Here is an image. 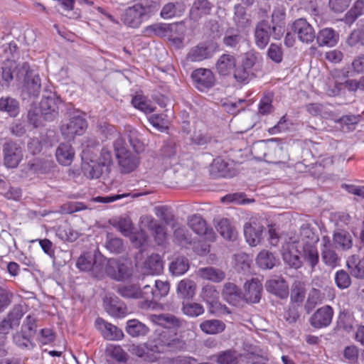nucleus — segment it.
<instances>
[{"mask_svg": "<svg viewBox=\"0 0 364 364\" xmlns=\"http://www.w3.org/2000/svg\"><path fill=\"white\" fill-rule=\"evenodd\" d=\"M149 319L154 324L167 330L156 333L153 339L138 344H132L128 350L146 363H156L165 358L168 353H176L186 349V341L177 333L169 329L181 327L183 320L170 314H151Z\"/></svg>", "mask_w": 364, "mask_h": 364, "instance_id": "obj_1", "label": "nucleus"}, {"mask_svg": "<svg viewBox=\"0 0 364 364\" xmlns=\"http://www.w3.org/2000/svg\"><path fill=\"white\" fill-rule=\"evenodd\" d=\"M159 9V5L154 0H139L125 9L122 16V21L128 27L136 28L154 15Z\"/></svg>", "mask_w": 364, "mask_h": 364, "instance_id": "obj_2", "label": "nucleus"}, {"mask_svg": "<svg viewBox=\"0 0 364 364\" xmlns=\"http://www.w3.org/2000/svg\"><path fill=\"white\" fill-rule=\"evenodd\" d=\"M106 129L109 133L117 136L113 143V147L121 172L124 173L132 172L139 164L138 154L127 149L124 139L114 126L107 124Z\"/></svg>", "mask_w": 364, "mask_h": 364, "instance_id": "obj_3", "label": "nucleus"}, {"mask_svg": "<svg viewBox=\"0 0 364 364\" xmlns=\"http://www.w3.org/2000/svg\"><path fill=\"white\" fill-rule=\"evenodd\" d=\"M112 165L113 156L111 149L103 147L101 149L98 159L83 162L82 170L87 178L90 179L99 178L101 176H107L111 171Z\"/></svg>", "mask_w": 364, "mask_h": 364, "instance_id": "obj_4", "label": "nucleus"}, {"mask_svg": "<svg viewBox=\"0 0 364 364\" xmlns=\"http://www.w3.org/2000/svg\"><path fill=\"white\" fill-rule=\"evenodd\" d=\"M156 291H153V289L146 285L144 287V292H141L139 287L136 284H128L122 288H120L119 293L122 296H144L149 293L152 294V296H166L169 291V284L167 282L162 281H156L155 282Z\"/></svg>", "mask_w": 364, "mask_h": 364, "instance_id": "obj_5", "label": "nucleus"}, {"mask_svg": "<svg viewBox=\"0 0 364 364\" xmlns=\"http://www.w3.org/2000/svg\"><path fill=\"white\" fill-rule=\"evenodd\" d=\"M87 127V122L83 117L75 116L61 125L60 131L64 138L70 140L76 135L83 134Z\"/></svg>", "mask_w": 364, "mask_h": 364, "instance_id": "obj_6", "label": "nucleus"}, {"mask_svg": "<svg viewBox=\"0 0 364 364\" xmlns=\"http://www.w3.org/2000/svg\"><path fill=\"white\" fill-rule=\"evenodd\" d=\"M216 52L217 46L215 43L202 42L191 48L187 59L191 62H200L211 58Z\"/></svg>", "mask_w": 364, "mask_h": 364, "instance_id": "obj_7", "label": "nucleus"}, {"mask_svg": "<svg viewBox=\"0 0 364 364\" xmlns=\"http://www.w3.org/2000/svg\"><path fill=\"white\" fill-rule=\"evenodd\" d=\"M3 153L4 165L9 168H16L23 159L21 147L13 141L4 144Z\"/></svg>", "mask_w": 364, "mask_h": 364, "instance_id": "obj_8", "label": "nucleus"}, {"mask_svg": "<svg viewBox=\"0 0 364 364\" xmlns=\"http://www.w3.org/2000/svg\"><path fill=\"white\" fill-rule=\"evenodd\" d=\"M60 100L55 93H49L48 96L43 97L40 102L39 108L41 115L46 120L52 121L58 113V104Z\"/></svg>", "mask_w": 364, "mask_h": 364, "instance_id": "obj_9", "label": "nucleus"}, {"mask_svg": "<svg viewBox=\"0 0 364 364\" xmlns=\"http://www.w3.org/2000/svg\"><path fill=\"white\" fill-rule=\"evenodd\" d=\"M105 271L111 278L119 281L127 279L132 274L131 264H124L117 259H110Z\"/></svg>", "mask_w": 364, "mask_h": 364, "instance_id": "obj_10", "label": "nucleus"}, {"mask_svg": "<svg viewBox=\"0 0 364 364\" xmlns=\"http://www.w3.org/2000/svg\"><path fill=\"white\" fill-rule=\"evenodd\" d=\"M191 77L196 87L201 92L211 88L215 81L213 73L207 68L195 70L192 73Z\"/></svg>", "mask_w": 364, "mask_h": 364, "instance_id": "obj_11", "label": "nucleus"}, {"mask_svg": "<svg viewBox=\"0 0 364 364\" xmlns=\"http://www.w3.org/2000/svg\"><path fill=\"white\" fill-rule=\"evenodd\" d=\"M296 242H287L282 247V256L286 265L289 268L298 269L302 266V261L299 255Z\"/></svg>", "mask_w": 364, "mask_h": 364, "instance_id": "obj_12", "label": "nucleus"}, {"mask_svg": "<svg viewBox=\"0 0 364 364\" xmlns=\"http://www.w3.org/2000/svg\"><path fill=\"white\" fill-rule=\"evenodd\" d=\"M190 228L198 235L203 236L206 240L213 241L215 234L211 228H208L205 221L198 215H193L188 218Z\"/></svg>", "mask_w": 364, "mask_h": 364, "instance_id": "obj_13", "label": "nucleus"}, {"mask_svg": "<svg viewBox=\"0 0 364 364\" xmlns=\"http://www.w3.org/2000/svg\"><path fill=\"white\" fill-rule=\"evenodd\" d=\"M333 316L331 306L326 305L319 308L310 318L309 322L315 328H322L328 326Z\"/></svg>", "mask_w": 364, "mask_h": 364, "instance_id": "obj_14", "label": "nucleus"}, {"mask_svg": "<svg viewBox=\"0 0 364 364\" xmlns=\"http://www.w3.org/2000/svg\"><path fill=\"white\" fill-rule=\"evenodd\" d=\"M321 259L326 265L331 268L340 265L341 258L334 250L333 245L328 236L322 237Z\"/></svg>", "mask_w": 364, "mask_h": 364, "instance_id": "obj_15", "label": "nucleus"}, {"mask_svg": "<svg viewBox=\"0 0 364 364\" xmlns=\"http://www.w3.org/2000/svg\"><path fill=\"white\" fill-rule=\"evenodd\" d=\"M95 326L99 330L102 336L109 341H119L124 337L123 331L116 326L107 322L103 318L98 317L95 322Z\"/></svg>", "mask_w": 364, "mask_h": 364, "instance_id": "obj_16", "label": "nucleus"}, {"mask_svg": "<svg viewBox=\"0 0 364 364\" xmlns=\"http://www.w3.org/2000/svg\"><path fill=\"white\" fill-rule=\"evenodd\" d=\"M292 30L297 34L299 39L303 43H310L315 38L314 28L304 18L296 20L293 23Z\"/></svg>", "mask_w": 364, "mask_h": 364, "instance_id": "obj_17", "label": "nucleus"}, {"mask_svg": "<svg viewBox=\"0 0 364 364\" xmlns=\"http://www.w3.org/2000/svg\"><path fill=\"white\" fill-rule=\"evenodd\" d=\"M104 305L106 311L112 317L120 318L128 314L126 304L119 297H105Z\"/></svg>", "mask_w": 364, "mask_h": 364, "instance_id": "obj_18", "label": "nucleus"}, {"mask_svg": "<svg viewBox=\"0 0 364 364\" xmlns=\"http://www.w3.org/2000/svg\"><path fill=\"white\" fill-rule=\"evenodd\" d=\"M237 60L234 55L224 53L215 63V70L220 75L226 76L232 73L236 67Z\"/></svg>", "mask_w": 364, "mask_h": 364, "instance_id": "obj_19", "label": "nucleus"}, {"mask_svg": "<svg viewBox=\"0 0 364 364\" xmlns=\"http://www.w3.org/2000/svg\"><path fill=\"white\" fill-rule=\"evenodd\" d=\"M270 26L266 21L259 22L255 31V41L256 46L264 49L269 41L270 38Z\"/></svg>", "mask_w": 364, "mask_h": 364, "instance_id": "obj_20", "label": "nucleus"}, {"mask_svg": "<svg viewBox=\"0 0 364 364\" xmlns=\"http://www.w3.org/2000/svg\"><path fill=\"white\" fill-rule=\"evenodd\" d=\"M263 232V226L256 223H246L244 226V235L246 241L251 246H256L261 242Z\"/></svg>", "mask_w": 364, "mask_h": 364, "instance_id": "obj_21", "label": "nucleus"}, {"mask_svg": "<svg viewBox=\"0 0 364 364\" xmlns=\"http://www.w3.org/2000/svg\"><path fill=\"white\" fill-rule=\"evenodd\" d=\"M210 173L213 178H228L234 176L229 164L222 158H217L211 164Z\"/></svg>", "mask_w": 364, "mask_h": 364, "instance_id": "obj_22", "label": "nucleus"}, {"mask_svg": "<svg viewBox=\"0 0 364 364\" xmlns=\"http://www.w3.org/2000/svg\"><path fill=\"white\" fill-rule=\"evenodd\" d=\"M339 40V34L332 28L321 29L317 34L316 41L319 46H335Z\"/></svg>", "mask_w": 364, "mask_h": 364, "instance_id": "obj_23", "label": "nucleus"}, {"mask_svg": "<svg viewBox=\"0 0 364 364\" xmlns=\"http://www.w3.org/2000/svg\"><path fill=\"white\" fill-rule=\"evenodd\" d=\"M55 157L60 164L69 166L72 164L75 157L74 149L70 144L61 143L56 149Z\"/></svg>", "mask_w": 364, "mask_h": 364, "instance_id": "obj_24", "label": "nucleus"}, {"mask_svg": "<svg viewBox=\"0 0 364 364\" xmlns=\"http://www.w3.org/2000/svg\"><path fill=\"white\" fill-rule=\"evenodd\" d=\"M223 42L226 47L238 49L245 42V38L238 28H229L224 34Z\"/></svg>", "mask_w": 364, "mask_h": 364, "instance_id": "obj_25", "label": "nucleus"}, {"mask_svg": "<svg viewBox=\"0 0 364 364\" xmlns=\"http://www.w3.org/2000/svg\"><path fill=\"white\" fill-rule=\"evenodd\" d=\"M265 287L267 292L274 296H287L289 293L288 284L281 277L267 281Z\"/></svg>", "mask_w": 364, "mask_h": 364, "instance_id": "obj_26", "label": "nucleus"}, {"mask_svg": "<svg viewBox=\"0 0 364 364\" xmlns=\"http://www.w3.org/2000/svg\"><path fill=\"white\" fill-rule=\"evenodd\" d=\"M302 257L310 266L311 270L314 271L319 262V255L316 245L305 243L303 245Z\"/></svg>", "mask_w": 364, "mask_h": 364, "instance_id": "obj_27", "label": "nucleus"}, {"mask_svg": "<svg viewBox=\"0 0 364 364\" xmlns=\"http://www.w3.org/2000/svg\"><path fill=\"white\" fill-rule=\"evenodd\" d=\"M127 333L133 338L146 336L150 331L149 328L137 319H130L127 322Z\"/></svg>", "mask_w": 364, "mask_h": 364, "instance_id": "obj_28", "label": "nucleus"}, {"mask_svg": "<svg viewBox=\"0 0 364 364\" xmlns=\"http://www.w3.org/2000/svg\"><path fill=\"white\" fill-rule=\"evenodd\" d=\"M41 78L38 75L28 73L25 77V83L23 91L28 95L37 97L41 91Z\"/></svg>", "mask_w": 364, "mask_h": 364, "instance_id": "obj_29", "label": "nucleus"}, {"mask_svg": "<svg viewBox=\"0 0 364 364\" xmlns=\"http://www.w3.org/2000/svg\"><path fill=\"white\" fill-rule=\"evenodd\" d=\"M211 9L212 5L208 0H196L190 10L191 18L198 21L203 16L209 14Z\"/></svg>", "mask_w": 364, "mask_h": 364, "instance_id": "obj_30", "label": "nucleus"}, {"mask_svg": "<svg viewBox=\"0 0 364 364\" xmlns=\"http://www.w3.org/2000/svg\"><path fill=\"white\" fill-rule=\"evenodd\" d=\"M364 14V0H357L345 14L343 21L351 26L360 16Z\"/></svg>", "mask_w": 364, "mask_h": 364, "instance_id": "obj_31", "label": "nucleus"}, {"mask_svg": "<svg viewBox=\"0 0 364 364\" xmlns=\"http://www.w3.org/2000/svg\"><path fill=\"white\" fill-rule=\"evenodd\" d=\"M347 267L350 274L358 279L364 278V259H360L356 255H352L347 259Z\"/></svg>", "mask_w": 364, "mask_h": 364, "instance_id": "obj_32", "label": "nucleus"}, {"mask_svg": "<svg viewBox=\"0 0 364 364\" xmlns=\"http://www.w3.org/2000/svg\"><path fill=\"white\" fill-rule=\"evenodd\" d=\"M144 266L147 273L159 274L163 271L164 262L159 255L152 254L146 258Z\"/></svg>", "mask_w": 364, "mask_h": 364, "instance_id": "obj_33", "label": "nucleus"}, {"mask_svg": "<svg viewBox=\"0 0 364 364\" xmlns=\"http://www.w3.org/2000/svg\"><path fill=\"white\" fill-rule=\"evenodd\" d=\"M216 229L225 239L235 240L237 237V231L227 218L220 219L217 224Z\"/></svg>", "mask_w": 364, "mask_h": 364, "instance_id": "obj_34", "label": "nucleus"}, {"mask_svg": "<svg viewBox=\"0 0 364 364\" xmlns=\"http://www.w3.org/2000/svg\"><path fill=\"white\" fill-rule=\"evenodd\" d=\"M200 328L206 334H217L225 329V324L220 320L211 319L203 321Z\"/></svg>", "mask_w": 364, "mask_h": 364, "instance_id": "obj_35", "label": "nucleus"}, {"mask_svg": "<svg viewBox=\"0 0 364 364\" xmlns=\"http://www.w3.org/2000/svg\"><path fill=\"white\" fill-rule=\"evenodd\" d=\"M198 275L204 279L214 282H220L225 277L223 271L212 267L199 269Z\"/></svg>", "mask_w": 364, "mask_h": 364, "instance_id": "obj_36", "label": "nucleus"}, {"mask_svg": "<svg viewBox=\"0 0 364 364\" xmlns=\"http://www.w3.org/2000/svg\"><path fill=\"white\" fill-rule=\"evenodd\" d=\"M0 111L6 112L11 117H16L19 112L18 102L11 97H1L0 99Z\"/></svg>", "mask_w": 364, "mask_h": 364, "instance_id": "obj_37", "label": "nucleus"}, {"mask_svg": "<svg viewBox=\"0 0 364 364\" xmlns=\"http://www.w3.org/2000/svg\"><path fill=\"white\" fill-rule=\"evenodd\" d=\"M346 43L351 48L357 50L364 47V29H354L346 39Z\"/></svg>", "mask_w": 364, "mask_h": 364, "instance_id": "obj_38", "label": "nucleus"}, {"mask_svg": "<svg viewBox=\"0 0 364 364\" xmlns=\"http://www.w3.org/2000/svg\"><path fill=\"white\" fill-rule=\"evenodd\" d=\"M15 63L12 60H6L0 67V84L7 85L14 77Z\"/></svg>", "mask_w": 364, "mask_h": 364, "instance_id": "obj_39", "label": "nucleus"}, {"mask_svg": "<svg viewBox=\"0 0 364 364\" xmlns=\"http://www.w3.org/2000/svg\"><path fill=\"white\" fill-rule=\"evenodd\" d=\"M257 264L262 269H272L276 264V258L269 251H261L257 257Z\"/></svg>", "mask_w": 364, "mask_h": 364, "instance_id": "obj_40", "label": "nucleus"}, {"mask_svg": "<svg viewBox=\"0 0 364 364\" xmlns=\"http://www.w3.org/2000/svg\"><path fill=\"white\" fill-rule=\"evenodd\" d=\"M183 313L189 317H197L204 313L203 306L189 300L183 302Z\"/></svg>", "mask_w": 364, "mask_h": 364, "instance_id": "obj_41", "label": "nucleus"}, {"mask_svg": "<svg viewBox=\"0 0 364 364\" xmlns=\"http://www.w3.org/2000/svg\"><path fill=\"white\" fill-rule=\"evenodd\" d=\"M318 236L315 233L312 228L308 225H304L300 230V240L297 243L301 242L302 245L305 243L316 244L318 241Z\"/></svg>", "mask_w": 364, "mask_h": 364, "instance_id": "obj_42", "label": "nucleus"}, {"mask_svg": "<svg viewBox=\"0 0 364 364\" xmlns=\"http://www.w3.org/2000/svg\"><path fill=\"white\" fill-rule=\"evenodd\" d=\"M161 298V297H151V299H146L140 304V308L144 310L153 311L168 310V305L159 301Z\"/></svg>", "mask_w": 364, "mask_h": 364, "instance_id": "obj_43", "label": "nucleus"}, {"mask_svg": "<svg viewBox=\"0 0 364 364\" xmlns=\"http://www.w3.org/2000/svg\"><path fill=\"white\" fill-rule=\"evenodd\" d=\"M132 104L135 108L146 114L151 113L156 109V107L151 105V102L147 100L146 97L142 95L134 97L132 100Z\"/></svg>", "mask_w": 364, "mask_h": 364, "instance_id": "obj_44", "label": "nucleus"}, {"mask_svg": "<svg viewBox=\"0 0 364 364\" xmlns=\"http://www.w3.org/2000/svg\"><path fill=\"white\" fill-rule=\"evenodd\" d=\"M245 292L250 296H261L263 286L257 278H252L247 281L244 284Z\"/></svg>", "mask_w": 364, "mask_h": 364, "instance_id": "obj_45", "label": "nucleus"}, {"mask_svg": "<svg viewBox=\"0 0 364 364\" xmlns=\"http://www.w3.org/2000/svg\"><path fill=\"white\" fill-rule=\"evenodd\" d=\"M235 15L233 21L238 28H245L250 25V21L247 16L245 8L240 5L235 6Z\"/></svg>", "mask_w": 364, "mask_h": 364, "instance_id": "obj_46", "label": "nucleus"}, {"mask_svg": "<svg viewBox=\"0 0 364 364\" xmlns=\"http://www.w3.org/2000/svg\"><path fill=\"white\" fill-rule=\"evenodd\" d=\"M149 228L154 232V238L158 245H163L167 238V233L165 228L151 218Z\"/></svg>", "mask_w": 364, "mask_h": 364, "instance_id": "obj_47", "label": "nucleus"}, {"mask_svg": "<svg viewBox=\"0 0 364 364\" xmlns=\"http://www.w3.org/2000/svg\"><path fill=\"white\" fill-rule=\"evenodd\" d=\"M189 268L188 261L185 257H178L170 264V272L173 275H181L187 272Z\"/></svg>", "mask_w": 364, "mask_h": 364, "instance_id": "obj_48", "label": "nucleus"}, {"mask_svg": "<svg viewBox=\"0 0 364 364\" xmlns=\"http://www.w3.org/2000/svg\"><path fill=\"white\" fill-rule=\"evenodd\" d=\"M333 242L343 250H348L352 247L353 242L350 235L345 231L337 232L333 235Z\"/></svg>", "mask_w": 364, "mask_h": 364, "instance_id": "obj_49", "label": "nucleus"}, {"mask_svg": "<svg viewBox=\"0 0 364 364\" xmlns=\"http://www.w3.org/2000/svg\"><path fill=\"white\" fill-rule=\"evenodd\" d=\"M218 299V297H208L207 301L210 313L215 315L230 314L228 307L225 304H222Z\"/></svg>", "mask_w": 364, "mask_h": 364, "instance_id": "obj_50", "label": "nucleus"}, {"mask_svg": "<svg viewBox=\"0 0 364 364\" xmlns=\"http://www.w3.org/2000/svg\"><path fill=\"white\" fill-rule=\"evenodd\" d=\"M360 121V115L346 114L341 117L338 122L343 131H352Z\"/></svg>", "mask_w": 364, "mask_h": 364, "instance_id": "obj_51", "label": "nucleus"}, {"mask_svg": "<svg viewBox=\"0 0 364 364\" xmlns=\"http://www.w3.org/2000/svg\"><path fill=\"white\" fill-rule=\"evenodd\" d=\"M149 123L160 132H164L168 128V122L164 114H154L149 117Z\"/></svg>", "mask_w": 364, "mask_h": 364, "instance_id": "obj_52", "label": "nucleus"}, {"mask_svg": "<svg viewBox=\"0 0 364 364\" xmlns=\"http://www.w3.org/2000/svg\"><path fill=\"white\" fill-rule=\"evenodd\" d=\"M196 291V285L191 280H181L177 287V292L181 296H194Z\"/></svg>", "mask_w": 364, "mask_h": 364, "instance_id": "obj_53", "label": "nucleus"}, {"mask_svg": "<svg viewBox=\"0 0 364 364\" xmlns=\"http://www.w3.org/2000/svg\"><path fill=\"white\" fill-rule=\"evenodd\" d=\"M235 262L236 269L245 272L249 271L252 260L247 254L240 252L235 255Z\"/></svg>", "mask_w": 364, "mask_h": 364, "instance_id": "obj_54", "label": "nucleus"}, {"mask_svg": "<svg viewBox=\"0 0 364 364\" xmlns=\"http://www.w3.org/2000/svg\"><path fill=\"white\" fill-rule=\"evenodd\" d=\"M24 308L21 305L15 306L8 314L6 319L9 321L14 327L18 326L20 321L24 315Z\"/></svg>", "mask_w": 364, "mask_h": 364, "instance_id": "obj_55", "label": "nucleus"}, {"mask_svg": "<svg viewBox=\"0 0 364 364\" xmlns=\"http://www.w3.org/2000/svg\"><path fill=\"white\" fill-rule=\"evenodd\" d=\"M114 226L124 236H129L132 232V223L128 217L120 218Z\"/></svg>", "mask_w": 364, "mask_h": 364, "instance_id": "obj_56", "label": "nucleus"}, {"mask_svg": "<svg viewBox=\"0 0 364 364\" xmlns=\"http://www.w3.org/2000/svg\"><path fill=\"white\" fill-rule=\"evenodd\" d=\"M109 355L111 358L119 363H127L129 358L128 354L120 346H112L109 349Z\"/></svg>", "mask_w": 364, "mask_h": 364, "instance_id": "obj_57", "label": "nucleus"}, {"mask_svg": "<svg viewBox=\"0 0 364 364\" xmlns=\"http://www.w3.org/2000/svg\"><path fill=\"white\" fill-rule=\"evenodd\" d=\"M76 267L81 271L93 270L94 259L91 255H82L77 259Z\"/></svg>", "mask_w": 364, "mask_h": 364, "instance_id": "obj_58", "label": "nucleus"}, {"mask_svg": "<svg viewBox=\"0 0 364 364\" xmlns=\"http://www.w3.org/2000/svg\"><path fill=\"white\" fill-rule=\"evenodd\" d=\"M217 362L218 364H237V358L235 351L228 350L218 355Z\"/></svg>", "mask_w": 364, "mask_h": 364, "instance_id": "obj_59", "label": "nucleus"}, {"mask_svg": "<svg viewBox=\"0 0 364 364\" xmlns=\"http://www.w3.org/2000/svg\"><path fill=\"white\" fill-rule=\"evenodd\" d=\"M57 235L65 241L74 242L78 238V233L70 227L59 228Z\"/></svg>", "mask_w": 364, "mask_h": 364, "instance_id": "obj_60", "label": "nucleus"}, {"mask_svg": "<svg viewBox=\"0 0 364 364\" xmlns=\"http://www.w3.org/2000/svg\"><path fill=\"white\" fill-rule=\"evenodd\" d=\"M335 282L340 289L348 287L351 283L350 276L345 270H339L336 273Z\"/></svg>", "mask_w": 364, "mask_h": 364, "instance_id": "obj_61", "label": "nucleus"}, {"mask_svg": "<svg viewBox=\"0 0 364 364\" xmlns=\"http://www.w3.org/2000/svg\"><path fill=\"white\" fill-rule=\"evenodd\" d=\"M179 5L178 3L174 4L172 2L168 3L165 4L161 11V16L164 19H168L173 17H175L180 14L178 13L176 6Z\"/></svg>", "mask_w": 364, "mask_h": 364, "instance_id": "obj_62", "label": "nucleus"}, {"mask_svg": "<svg viewBox=\"0 0 364 364\" xmlns=\"http://www.w3.org/2000/svg\"><path fill=\"white\" fill-rule=\"evenodd\" d=\"M272 100L270 96H264L259 101L258 105V110L259 114L266 115L270 114L273 110L272 105Z\"/></svg>", "mask_w": 364, "mask_h": 364, "instance_id": "obj_63", "label": "nucleus"}, {"mask_svg": "<svg viewBox=\"0 0 364 364\" xmlns=\"http://www.w3.org/2000/svg\"><path fill=\"white\" fill-rule=\"evenodd\" d=\"M174 237L181 244H191V237L184 227H179L174 230Z\"/></svg>", "mask_w": 364, "mask_h": 364, "instance_id": "obj_64", "label": "nucleus"}]
</instances>
